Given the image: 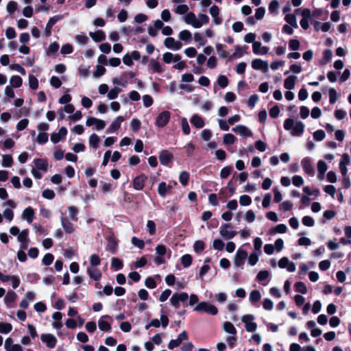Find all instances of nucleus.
Wrapping results in <instances>:
<instances>
[{"label": "nucleus", "mask_w": 351, "mask_h": 351, "mask_svg": "<svg viewBox=\"0 0 351 351\" xmlns=\"http://www.w3.org/2000/svg\"><path fill=\"white\" fill-rule=\"evenodd\" d=\"M326 136L325 132L322 130H318L313 133V138L317 141H321Z\"/></svg>", "instance_id": "338daca9"}, {"label": "nucleus", "mask_w": 351, "mask_h": 351, "mask_svg": "<svg viewBox=\"0 0 351 351\" xmlns=\"http://www.w3.org/2000/svg\"><path fill=\"white\" fill-rule=\"evenodd\" d=\"M89 36L95 42L97 43L103 41L106 38L105 33L101 29H99L95 32H89Z\"/></svg>", "instance_id": "a878e982"}, {"label": "nucleus", "mask_w": 351, "mask_h": 351, "mask_svg": "<svg viewBox=\"0 0 351 351\" xmlns=\"http://www.w3.org/2000/svg\"><path fill=\"white\" fill-rule=\"evenodd\" d=\"M232 131L244 138H247L252 136V132L250 131V130L243 125H237L232 128Z\"/></svg>", "instance_id": "dca6fc26"}, {"label": "nucleus", "mask_w": 351, "mask_h": 351, "mask_svg": "<svg viewBox=\"0 0 351 351\" xmlns=\"http://www.w3.org/2000/svg\"><path fill=\"white\" fill-rule=\"evenodd\" d=\"M189 298L186 293H174L170 298V302L172 306L178 308L180 307V302H184Z\"/></svg>", "instance_id": "0eeeda50"}, {"label": "nucleus", "mask_w": 351, "mask_h": 351, "mask_svg": "<svg viewBox=\"0 0 351 351\" xmlns=\"http://www.w3.org/2000/svg\"><path fill=\"white\" fill-rule=\"evenodd\" d=\"M40 339L49 348H53L57 343V339L51 334L41 335Z\"/></svg>", "instance_id": "4468645a"}, {"label": "nucleus", "mask_w": 351, "mask_h": 351, "mask_svg": "<svg viewBox=\"0 0 351 351\" xmlns=\"http://www.w3.org/2000/svg\"><path fill=\"white\" fill-rule=\"evenodd\" d=\"M125 121V118L122 116L117 117L110 124V127L108 129V132L112 133L118 130L122 122Z\"/></svg>", "instance_id": "4be33fe9"}, {"label": "nucleus", "mask_w": 351, "mask_h": 351, "mask_svg": "<svg viewBox=\"0 0 351 351\" xmlns=\"http://www.w3.org/2000/svg\"><path fill=\"white\" fill-rule=\"evenodd\" d=\"M12 329L11 324L1 322L0 323V332L3 334L9 333Z\"/></svg>", "instance_id": "8fccbe9b"}, {"label": "nucleus", "mask_w": 351, "mask_h": 351, "mask_svg": "<svg viewBox=\"0 0 351 351\" xmlns=\"http://www.w3.org/2000/svg\"><path fill=\"white\" fill-rule=\"evenodd\" d=\"M296 77L291 75L285 79L284 82V86L288 90H291L295 86Z\"/></svg>", "instance_id": "e433bc0d"}, {"label": "nucleus", "mask_w": 351, "mask_h": 351, "mask_svg": "<svg viewBox=\"0 0 351 351\" xmlns=\"http://www.w3.org/2000/svg\"><path fill=\"white\" fill-rule=\"evenodd\" d=\"M278 266L282 269H287L289 272H293L295 270V264L290 261L287 257H283L280 259Z\"/></svg>", "instance_id": "f3484780"}, {"label": "nucleus", "mask_w": 351, "mask_h": 351, "mask_svg": "<svg viewBox=\"0 0 351 351\" xmlns=\"http://www.w3.org/2000/svg\"><path fill=\"white\" fill-rule=\"evenodd\" d=\"M62 19L63 16L62 15H56L49 19L45 29V34L47 37H49L51 34L52 27L56 24V23L62 20Z\"/></svg>", "instance_id": "ddd939ff"}, {"label": "nucleus", "mask_w": 351, "mask_h": 351, "mask_svg": "<svg viewBox=\"0 0 351 351\" xmlns=\"http://www.w3.org/2000/svg\"><path fill=\"white\" fill-rule=\"evenodd\" d=\"M169 324V319L167 315H162L160 316V320L158 319H153L151 320V325H152L153 327L158 328L160 326V325L165 328Z\"/></svg>", "instance_id": "412c9836"}, {"label": "nucleus", "mask_w": 351, "mask_h": 351, "mask_svg": "<svg viewBox=\"0 0 351 351\" xmlns=\"http://www.w3.org/2000/svg\"><path fill=\"white\" fill-rule=\"evenodd\" d=\"M245 324V328L247 332H253L257 329V324L254 322L255 317L251 314H246L241 317Z\"/></svg>", "instance_id": "20e7f679"}, {"label": "nucleus", "mask_w": 351, "mask_h": 351, "mask_svg": "<svg viewBox=\"0 0 351 351\" xmlns=\"http://www.w3.org/2000/svg\"><path fill=\"white\" fill-rule=\"evenodd\" d=\"M29 87L33 89V90H36L38 88V80L37 78L33 75H29Z\"/></svg>", "instance_id": "bf43d9fd"}, {"label": "nucleus", "mask_w": 351, "mask_h": 351, "mask_svg": "<svg viewBox=\"0 0 351 351\" xmlns=\"http://www.w3.org/2000/svg\"><path fill=\"white\" fill-rule=\"evenodd\" d=\"M172 159V155L167 150L161 152L159 156V160L162 165H167Z\"/></svg>", "instance_id": "bb28decb"}, {"label": "nucleus", "mask_w": 351, "mask_h": 351, "mask_svg": "<svg viewBox=\"0 0 351 351\" xmlns=\"http://www.w3.org/2000/svg\"><path fill=\"white\" fill-rule=\"evenodd\" d=\"M141 121L137 119H132L130 121V127L133 132L138 131L141 128Z\"/></svg>", "instance_id": "680f3d73"}, {"label": "nucleus", "mask_w": 351, "mask_h": 351, "mask_svg": "<svg viewBox=\"0 0 351 351\" xmlns=\"http://www.w3.org/2000/svg\"><path fill=\"white\" fill-rule=\"evenodd\" d=\"M34 163L35 165V169L38 170H41L43 172H46L47 170V162L46 160L41 158H36L34 160Z\"/></svg>", "instance_id": "7c9ffc66"}, {"label": "nucleus", "mask_w": 351, "mask_h": 351, "mask_svg": "<svg viewBox=\"0 0 351 351\" xmlns=\"http://www.w3.org/2000/svg\"><path fill=\"white\" fill-rule=\"evenodd\" d=\"M2 166L4 167H10L13 165V158L10 154H5L2 156Z\"/></svg>", "instance_id": "37998d69"}, {"label": "nucleus", "mask_w": 351, "mask_h": 351, "mask_svg": "<svg viewBox=\"0 0 351 351\" xmlns=\"http://www.w3.org/2000/svg\"><path fill=\"white\" fill-rule=\"evenodd\" d=\"M247 253L246 251L241 248L238 249L234 258V265L237 267H243L245 260L247 258Z\"/></svg>", "instance_id": "6e6552de"}, {"label": "nucleus", "mask_w": 351, "mask_h": 351, "mask_svg": "<svg viewBox=\"0 0 351 351\" xmlns=\"http://www.w3.org/2000/svg\"><path fill=\"white\" fill-rule=\"evenodd\" d=\"M205 248V243L201 240L196 241L193 244V249L196 253L202 252Z\"/></svg>", "instance_id": "3c124183"}, {"label": "nucleus", "mask_w": 351, "mask_h": 351, "mask_svg": "<svg viewBox=\"0 0 351 351\" xmlns=\"http://www.w3.org/2000/svg\"><path fill=\"white\" fill-rule=\"evenodd\" d=\"M6 351H23L22 346L19 344H14L11 338H7L4 345Z\"/></svg>", "instance_id": "6ab92c4d"}, {"label": "nucleus", "mask_w": 351, "mask_h": 351, "mask_svg": "<svg viewBox=\"0 0 351 351\" xmlns=\"http://www.w3.org/2000/svg\"><path fill=\"white\" fill-rule=\"evenodd\" d=\"M286 22L292 27H297L296 18L294 14H287L285 18Z\"/></svg>", "instance_id": "0e129e2a"}, {"label": "nucleus", "mask_w": 351, "mask_h": 351, "mask_svg": "<svg viewBox=\"0 0 351 351\" xmlns=\"http://www.w3.org/2000/svg\"><path fill=\"white\" fill-rule=\"evenodd\" d=\"M61 223L66 232L72 233L74 232L73 225L66 218L63 217L61 218Z\"/></svg>", "instance_id": "c9c22d12"}, {"label": "nucleus", "mask_w": 351, "mask_h": 351, "mask_svg": "<svg viewBox=\"0 0 351 351\" xmlns=\"http://www.w3.org/2000/svg\"><path fill=\"white\" fill-rule=\"evenodd\" d=\"M68 211H69V217L73 220V221H77V213H78V210L76 207L75 206H69L68 208Z\"/></svg>", "instance_id": "69168bd1"}, {"label": "nucleus", "mask_w": 351, "mask_h": 351, "mask_svg": "<svg viewBox=\"0 0 351 351\" xmlns=\"http://www.w3.org/2000/svg\"><path fill=\"white\" fill-rule=\"evenodd\" d=\"M21 217L28 223H32L34 217V211L32 208L27 207L22 213Z\"/></svg>", "instance_id": "393cba45"}, {"label": "nucleus", "mask_w": 351, "mask_h": 351, "mask_svg": "<svg viewBox=\"0 0 351 351\" xmlns=\"http://www.w3.org/2000/svg\"><path fill=\"white\" fill-rule=\"evenodd\" d=\"M164 45L167 48L174 51L180 50L182 47L181 42L176 40L172 37L167 38L164 41Z\"/></svg>", "instance_id": "f8f14e48"}, {"label": "nucleus", "mask_w": 351, "mask_h": 351, "mask_svg": "<svg viewBox=\"0 0 351 351\" xmlns=\"http://www.w3.org/2000/svg\"><path fill=\"white\" fill-rule=\"evenodd\" d=\"M86 272L89 277L95 281L99 280L101 278V273L97 269L87 267Z\"/></svg>", "instance_id": "c756f323"}, {"label": "nucleus", "mask_w": 351, "mask_h": 351, "mask_svg": "<svg viewBox=\"0 0 351 351\" xmlns=\"http://www.w3.org/2000/svg\"><path fill=\"white\" fill-rule=\"evenodd\" d=\"M188 339V335L186 331H182L176 339H172L168 344L169 349H173L179 346L184 340Z\"/></svg>", "instance_id": "2eb2a0df"}, {"label": "nucleus", "mask_w": 351, "mask_h": 351, "mask_svg": "<svg viewBox=\"0 0 351 351\" xmlns=\"http://www.w3.org/2000/svg\"><path fill=\"white\" fill-rule=\"evenodd\" d=\"M121 92V89L118 87H114L108 92L107 97L108 99L112 100L116 99L119 94Z\"/></svg>", "instance_id": "de8ad7c7"}, {"label": "nucleus", "mask_w": 351, "mask_h": 351, "mask_svg": "<svg viewBox=\"0 0 351 351\" xmlns=\"http://www.w3.org/2000/svg\"><path fill=\"white\" fill-rule=\"evenodd\" d=\"M217 84L221 88H226L228 84V79L223 75H220L217 78Z\"/></svg>", "instance_id": "6e6d98bb"}, {"label": "nucleus", "mask_w": 351, "mask_h": 351, "mask_svg": "<svg viewBox=\"0 0 351 351\" xmlns=\"http://www.w3.org/2000/svg\"><path fill=\"white\" fill-rule=\"evenodd\" d=\"M251 66L254 70L262 71L263 73H267L269 70L268 62L260 58L253 60Z\"/></svg>", "instance_id": "1a4fd4ad"}, {"label": "nucleus", "mask_w": 351, "mask_h": 351, "mask_svg": "<svg viewBox=\"0 0 351 351\" xmlns=\"http://www.w3.org/2000/svg\"><path fill=\"white\" fill-rule=\"evenodd\" d=\"M86 125L87 126H95V130H101L106 127V123L104 120L95 117H88L86 119Z\"/></svg>", "instance_id": "9d476101"}, {"label": "nucleus", "mask_w": 351, "mask_h": 351, "mask_svg": "<svg viewBox=\"0 0 351 351\" xmlns=\"http://www.w3.org/2000/svg\"><path fill=\"white\" fill-rule=\"evenodd\" d=\"M332 57V51L330 49H326L323 53V58L320 60L319 64L321 65H325L329 61H330Z\"/></svg>", "instance_id": "72a5a7b5"}, {"label": "nucleus", "mask_w": 351, "mask_h": 351, "mask_svg": "<svg viewBox=\"0 0 351 351\" xmlns=\"http://www.w3.org/2000/svg\"><path fill=\"white\" fill-rule=\"evenodd\" d=\"M181 126H182V130L184 134L188 135L190 134L191 129H190V126L189 125L186 118H185V117L181 118Z\"/></svg>", "instance_id": "09e8293b"}, {"label": "nucleus", "mask_w": 351, "mask_h": 351, "mask_svg": "<svg viewBox=\"0 0 351 351\" xmlns=\"http://www.w3.org/2000/svg\"><path fill=\"white\" fill-rule=\"evenodd\" d=\"M172 186L167 184L165 182H161L158 184V192L160 197H165L167 194L171 193Z\"/></svg>", "instance_id": "aec40b11"}, {"label": "nucleus", "mask_w": 351, "mask_h": 351, "mask_svg": "<svg viewBox=\"0 0 351 351\" xmlns=\"http://www.w3.org/2000/svg\"><path fill=\"white\" fill-rule=\"evenodd\" d=\"M191 33L189 30H182L179 34V38L182 40H189L191 38Z\"/></svg>", "instance_id": "774afa93"}, {"label": "nucleus", "mask_w": 351, "mask_h": 351, "mask_svg": "<svg viewBox=\"0 0 351 351\" xmlns=\"http://www.w3.org/2000/svg\"><path fill=\"white\" fill-rule=\"evenodd\" d=\"M222 328L227 334L237 335V329L230 322H224L222 324Z\"/></svg>", "instance_id": "2f4dec72"}, {"label": "nucleus", "mask_w": 351, "mask_h": 351, "mask_svg": "<svg viewBox=\"0 0 351 351\" xmlns=\"http://www.w3.org/2000/svg\"><path fill=\"white\" fill-rule=\"evenodd\" d=\"M88 142L90 147L96 149L98 147L100 139L96 134H92L89 136Z\"/></svg>", "instance_id": "ea45409f"}, {"label": "nucleus", "mask_w": 351, "mask_h": 351, "mask_svg": "<svg viewBox=\"0 0 351 351\" xmlns=\"http://www.w3.org/2000/svg\"><path fill=\"white\" fill-rule=\"evenodd\" d=\"M215 47L218 55L221 58H226L230 56H228V53L225 50L223 45L221 43H217L215 45Z\"/></svg>", "instance_id": "a19ab883"}, {"label": "nucleus", "mask_w": 351, "mask_h": 351, "mask_svg": "<svg viewBox=\"0 0 351 351\" xmlns=\"http://www.w3.org/2000/svg\"><path fill=\"white\" fill-rule=\"evenodd\" d=\"M90 264L92 267H97L100 265L101 259L98 255L93 254L90 256Z\"/></svg>", "instance_id": "4d7b16f0"}, {"label": "nucleus", "mask_w": 351, "mask_h": 351, "mask_svg": "<svg viewBox=\"0 0 351 351\" xmlns=\"http://www.w3.org/2000/svg\"><path fill=\"white\" fill-rule=\"evenodd\" d=\"M269 48L266 46H263L261 43L256 41L252 44V51L256 55L264 56L269 53Z\"/></svg>", "instance_id": "9b49d317"}, {"label": "nucleus", "mask_w": 351, "mask_h": 351, "mask_svg": "<svg viewBox=\"0 0 351 351\" xmlns=\"http://www.w3.org/2000/svg\"><path fill=\"white\" fill-rule=\"evenodd\" d=\"M329 102L331 104H335L337 99V91L334 88H330L328 90Z\"/></svg>", "instance_id": "13d9d810"}, {"label": "nucleus", "mask_w": 351, "mask_h": 351, "mask_svg": "<svg viewBox=\"0 0 351 351\" xmlns=\"http://www.w3.org/2000/svg\"><path fill=\"white\" fill-rule=\"evenodd\" d=\"M194 311L197 312H205L212 315H215L218 313L217 308L207 302L198 303L194 308Z\"/></svg>", "instance_id": "7ed1b4c3"}, {"label": "nucleus", "mask_w": 351, "mask_h": 351, "mask_svg": "<svg viewBox=\"0 0 351 351\" xmlns=\"http://www.w3.org/2000/svg\"><path fill=\"white\" fill-rule=\"evenodd\" d=\"M184 22L193 28L198 29L209 22V17L205 14H199L197 16L193 12H189L184 16Z\"/></svg>", "instance_id": "f257e3e1"}, {"label": "nucleus", "mask_w": 351, "mask_h": 351, "mask_svg": "<svg viewBox=\"0 0 351 351\" xmlns=\"http://www.w3.org/2000/svg\"><path fill=\"white\" fill-rule=\"evenodd\" d=\"M181 263L184 267H189L192 263V257L189 254H184L181 258Z\"/></svg>", "instance_id": "5fc2aeb1"}, {"label": "nucleus", "mask_w": 351, "mask_h": 351, "mask_svg": "<svg viewBox=\"0 0 351 351\" xmlns=\"http://www.w3.org/2000/svg\"><path fill=\"white\" fill-rule=\"evenodd\" d=\"M171 118L169 111L164 110L160 112L156 117L155 125L158 128H162L167 125Z\"/></svg>", "instance_id": "423d86ee"}, {"label": "nucleus", "mask_w": 351, "mask_h": 351, "mask_svg": "<svg viewBox=\"0 0 351 351\" xmlns=\"http://www.w3.org/2000/svg\"><path fill=\"white\" fill-rule=\"evenodd\" d=\"M219 234L225 239L230 240L233 239L237 232L233 230L232 226L229 223H223L219 228Z\"/></svg>", "instance_id": "39448f33"}, {"label": "nucleus", "mask_w": 351, "mask_h": 351, "mask_svg": "<svg viewBox=\"0 0 351 351\" xmlns=\"http://www.w3.org/2000/svg\"><path fill=\"white\" fill-rule=\"evenodd\" d=\"M308 328L311 329V335L313 337H318L322 333V330L320 328L316 327V324L314 321H308Z\"/></svg>", "instance_id": "c85d7f7f"}, {"label": "nucleus", "mask_w": 351, "mask_h": 351, "mask_svg": "<svg viewBox=\"0 0 351 351\" xmlns=\"http://www.w3.org/2000/svg\"><path fill=\"white\" fill-rule=\"evenodd\" d=\"M260 253H258L256 252H252L247 258V263L250 265L253 266L256 264V263L258 261V256L260 255Z\"/></svg>", "instance_id": "c03bdc74"}, {"label": "nucleus", "mask_w": 351, "mask_h": 351, "mask_svg": "<svg viewBox=\"0 0 351 351\" xmlns=\"http://www.w3.org/2000/svg\"><path fill=\"white\" fill-rule=\"evenodd\" d=\"M149 66L154 73H162L164 72L162 66L155 60L152 59L149 62Z\"/></svg>", "instance_id": "473e14b6"}, {"label": "nucleus", "mask_w": 351, "mask_h": 351, "mask_svg": "<svg viewBox=\"0 0 351 351\" xmlns=\"http://www.w3.org/2000/svg\"><path fill=\"white\" fill-rule=\"evenodd\" d=\"M189 179V174L188 172L183 171L180 173L179 180L183 186H186L188 184Z\"/></svg>", "instance_id": "864d4df0"}, {"label": "nucleus", "mask_w": 351, "mask_h": 351, "mask_svg": "<svg viewBox=\"0 0 351 351\" xmlns=\"http://www.w3.org/2000/svg\"><path fill=\"white\" fill-rule=\"evenodd\" d=\"M297 14H301L303 16V19L300 21V25L304 29H307V10L304 9L302 11L300 9L296 10Z\"/></svg>", "instance_id": "4c0bfd02"}, {"label": "nucleus", "mask_w": 351, "mask_h": 351, "mask_svg": "<svg viewBox=\"0 0 351 351\" xmlns=\"http://www.w3.org/2000/svg\"><path fill=\"white\" fill-rule=\"evenodd\" d=\"M109 317L108 315L102 316L98 321L99 328L104 332H110L111 330V325L104 318Z\"/></svg>", "instance_id": "b1692460"}, {"label": "nucleus", "mask_w": 351, "mask_h": 351, "mask_svg": "<svg viewBox=\"0 0 351 351\" xmlns=\"http://www.w3.org/2000/svg\"><path fill=\"white\" fill-rule=\"evenodd\" d=\"M284 128L290 131L292 136H301L304 132L305 125L300 121L289 118L285 120Z\"/></svg>", "instance_id": "f03ea898"}, {"label": "nucleus", "mask_w": 351, "mask_h": 351, "mask_svg": "<svg viewBox=\"0 0 351 351\" xmlns=\"http://www.w3.org/2000/svg\"><path fill=\"white\" fill-rule=\"evenodd\" d=\"M236 139L233 134L227 133L223 135V143L224 145H232L235 143Z\"/></svg>", "instance_id": "a18cd8bd"}, {"label": "nucleus", "mask_w": 351, "mask_h": 351, "mask_svg": "<svg viewBox=\"0 0 351 351\" xmlns=\"http://www.w3.org/2000/svg\"><path fill=\"white\" fill-rule=\"evenodd\" d=\"M147 180V177L144 174L136 176L133 180V187L137 191H141L144 188Z\"/></svg>", "instance_id": "a211bd4d"}, {"label": "nucleus", "mask_w": 351, "mask_h": 351, "mask_svg": "<svg viewBox=\"0 0 351 351\" xmlns=\"http://www.w3.org/2000/svg\"><path fill=\"white\" fill-rule=\"evenodd\" d=\"M75 40L80 45H85L88 41V38L84 34H80L75 36Z\"/></svg>", "instance_id": "052dcab7"}, {"label": "nucleus", "mask_w": 351, "mask_h": 351, "mask_svg": "<svg viewBox=\"0 0 351 351\" xmlns=\"http://www.w3.org/2000/svg\"><path fill=\"white\" fill-rule=\"evenodd\" d=\"M189 6L186 4H180V5H178L175 10H174V12L178 14H184L185 15L189 12Z\"/></svg>", "instance_id": "49530a36"}, {"label": "nucleus", "mask_w": 351, "mask_h": 351, "mask_svg": "<svg viewBox=\"0 0 351 351\" xmlns=\"http://www.w3.org/2000/svg\"><path fill=\"white\" fill-rule=\"evenodd\" d=\"M256 219V215L252 210H247L244 215V219L248 223L253 222Z\"/></svg>", "instance_id": "e2e57ef3"}, {"label": "nucleus", "mask_w": 351, "mask_h": 351, "mask_svg": "<svg viewBox=\"0 0 351 351\" xmlns=\"http://www.w3.org/2000/svg\"><path fill=\"white\" fill-rule=\"evenodd\" d=\"M261 294L259 291L253 290L250 292L249 295V300L251 303H256L261 300Z\"/></svg>", "instance_id": "58836bf2"}, {"label": "nucleus", "mask_w": 351, "mask_h": 351, "mask_svg": "<svg viewBox=\"0 0 351 351\" xmlns=\"http://www.w3.org/2000/svg\"><path fill=\"white\" fill-rule=\"evenodd\" d=\"M10 83L14 88H19L23 84L22 78L19 75H13L11 77Z\"/></svg>", "instance_id": "79ce46f5"}, {"label": "nucleus", "mask_w": 351, "mask_h": 351, "mask_svg": "<svg viewBox=\"0 0 351 351\" xmlns=\"http://www.w3.org/2000/svg\"><path fill=\"white\" fill-rule=\"evenodd\" d=\"M234 49L235 51L229 56L230 60L240 58L243 56V49L241 47L236 45L234 46Z\"/></svg>", "instance_id": "f704fd0d"}, {"label": "nucleus", "mask_w": 351, "mask_h": 351, "mask_svg": "<svg viewBox=\"0 0 351 351\" xmlns=\"http://www.w3.org/2000/svg\"><path fill=\"white\" fill-rule=\"evenodd\" d=\"M179 56L178 54H173L171 52H165L162 55V60L167 64H170L179 60Z\"/></svg>", "instance_id": "cd10ccee"}, {"label": "nucleus", "mask_w": 351, "mask_h": 351, "mask_svg": "<svg viewBox=\"0 0 351 351\" xmlns=\"http://www.w3.org/2000/svg\"><path fill=\"white\" fill-rule=\"evenodd\" d=\"M16 298V294L14 291H9L7 293L4 298L5 304H10L15 301Z\"/></svg>", "instance_id": "603ef678"}, {"label": "nucleus", "mask_w": 351, "mask_h": 351, "mask_svg": "<svg viewBox=\"0 0 351 351\" xmlns=\"http://www.w3.org/2000/svg\"><path fill=\"white\" fill-rule=\"evenodd\" d=\"M190 122L194 127L198 129L202 128L205 125V121L204 119L197 114H193L191 117Z\"/></svg>", "instance_id": "5701e85b"}]
</instances>
